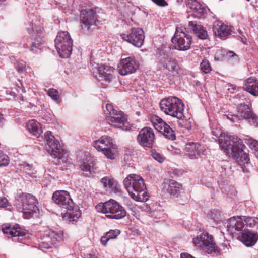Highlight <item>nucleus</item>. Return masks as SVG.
I'll return each instance as SVG.
<instances>
[{
	"instance_id": "nucleus-14",
	"label": "nucleus",
	"mask_w": 258,
	"mask_h": 258,
	"mask_svg": "<svg viewBox=\"0 0 258 258\" xmlns=\"http://www.w3.org/2000/svg\"><path fill=\"white\" fill-rule=\"evenodd\" d=\"M151 121L155 130L162 133L167 139L174 140L176 136L174 131L158 116L152 117Z\"/></svg>"
},
{
	"instance_id": "nucleus-20",
	"label": "nucleus",
	"mask_w": 258,
	"mask_h": 258,
	"mask_svg": "<svg viewBox=\"0 0 258 258\" xmlns=\"http://www.w3.org/2000/svg\"><path fill=\"white\" fill-rule=\"evenodd\" d=\"M137 68L134 59L130 57L121 59L118 64V72L122 76L134 73Z\"/></svg>"
},
{
	"instance_id": "nucleus-48",
	"label": "nucleus",
	"mask_w": 258,
	"mask_h": 258,
	"mask_svg": "<svg viewBox=\"0 0 258 258\" xmlns=\"http://www.w3.org/2000/svg\"><path fill=\"white\" fill-rule=\"evenodd\" d=\"M8 201L5 197H0V208H4L8 206Z\"/></svg>"
},
{
	"instance_id": "nucleus-53",
	"label": "nucleus",
	"mask_w": 258,
	"mask_h": 258,
	"mask_svg": "<svg viewBox=\"0 0 258 258\" xmlns=\"http://www.w3.org/2000/svg\"><path fill=\"white\" fill-rule=\"evenodd\" d=\"M24 168L26 170H31V166L28 164H26V165H24Z\"/></svg>"
},
{
	"instance_id": "nucleus-7",
	"label": "nucleus",
	"mask_w": 258,
	"mask_h": 258,
	"mask_svg": "<svg viewBox=\"0 0 258 258\" xmlns=\"http://www.w3.org/2000/svg\"><path fill=\"white\" fill-rule=\"evenodd\" d=\"M97 210L106 214L108 218L120 219L126 215L125 209L114 200H110L102 204L98 205Z\"/></svg>"
},
{
	"instance_id": "nucleus-2",
	"label": "nucleus",
	"mask_w": 258,
	"mask_h": 258,
	"mask_svg": "<svg viewBox=\"0 0 258 258\" xmlns=\"http://www.w3.org/2000/svg\"><path fill=\"white\" fill-rule=\"evenodd\" d=\"M46 140V150L54 158L56 164L69 163V157L67 151L60 145L59 141L56 140L51 132L47 131L44 134Z\"/></svg>"
},
{
	"instance_id": "nucleus-46",
	"label": "nucleus",
	"mask_w": 258,
	"mask_h": 258,
	"mask_svg": "<svg viewBox=\"0 0 258 258\" xmlns=\"http://www.w3.org/2000/svg\"><path fill=\"white\" fill-rule=\"evenodd\" d=\"M38 29H40V27H32L31 31H29V33L32 35V36L34 38L37 39V37L39 36V34H40V32H38Z\"/></svg>"
},
{
	"instance_id": "nucleus-28",
	"label": "nucleus",
	"mask_w": 258,
	"mask_h": 258,
	"mask_svg": "<svg viewBox=\"0 0 258 258\" xmlns=\"http://www.w3.org/2000/svg\"><path fill=\"white\" fill-rule=\"evenodd\" d=\"M244 89L254 96H258V82L253 78H248L244 83Z\"/></svg>"
},
{
	"instance_id": "nucleus-35",
	"label": "nucleus",
	"mask_w": 258,
	"mask_h": 258,
	"mask_svg": "<svg viewBox=\"0 0 258 258\" xmlns=\"http://www.w3.org/2000/svg\"><path fill=\"white\" fill-rule=\"evenodd\" d=\"M245 143L253 151L255 156L258 158V141L250 137L245 139Z\"/></svg>"
},
{
	"instance_id": "nucleus-31",
	"label": "nucleus",
	"mask_w": 258,
	"mask_h": 258,
	"mask_svg": "<svg viewBox=\"0 0 258 258\" xmlns=\"http://www.w3.org/2000/svg\"><path fill=\"white\" fill-rule=\"evenodd\" d=\"M26 126L28 131L37 137H38L42 133L40 124L35 120L29 121Z\"/></svg>"
},
{
	"instance_id": "nucleus-25",
	"label": "nucleus",
	"mask_w": 258,
	"mask_h": 258,
	"mask_svg": "<svg viewBox=\"0 0 258 258\" xmlns=\"http://www.w3.org/2000/svg\"><path fill=\"white\" fill-rule=\"evenodd\" d=\"M241 241L246 246H252L258 240V234L249 231H244L241 233Z\"/></svg>"
},
{
	"instance_id": "nucleus-21",
	"label": "nucleus",
	"mask_w": 258,
	"mask_h": 258,
	"mask_svg": "<svg viewBox=\"0 0 258 258\" xmlns=\"http://www.w3.org/2000/svg\"><path fill=\"white\" fill-rule=\"evenodd\" d=\"M185 151L187 155L191 159H197L205 155V147L198 143L190 142L186 145Z\"/></svg>"
},
{
	"instance_id": "nucleus-29",
	"label": "nucleus",
	"mask_w": 258,
	"mask_h": 258,
	"mask_svg": "<svg viewBox=\"0 0 258 258\" xmlns=\"http://www.w3.org/2000/svg\"><path fill=\"white\" fill-rule=\"evenodd\" d=\"M181 188V185L174 180H169L164 183V189L171 196L177 195Z\"/></svg>"
},
{
	"instance_id": "nucleus-43",
	"label": "nucleus",
	"mask_w": 258,
	"mask_h": 258,
	"mask_svg": "<svg viewBox=\"0 0 258 258\" xmlns=\"http://www.w3.org/2000/svg\"><path fill=\"white\" fill-rule=\"evenodd\" d=\"M220 216V212L218 210L213 209L209 213V217L211 219H213L214 221H218Z\"/></svg>"
},
{
	"instance_id": "nucleus-40",
	"label": "nucleus",
	"mask_w": 258,
	"mask_h": 258,
	"mask_svg": "<svg viewBox=\"0 0 258 258\" xmlns=\"http://www.w3.org/2000/svg\"><path fill=\"white\" fill-rule=\"evenodd\" d=\"M151 156L155 160L159 163L163 162L165 159V157L162 154L155 150H152Z\"/></svg>"
},
{
	"instance_id": "nucleus-45",
	"label": "nucleus",
	"mask_w": 258,
	"mask_h": 258,
	"mask_svg": "<svg viewBox=\"0 0 258 258\" xmlns=\"http://www.w3.org/2000/svg\"><path fill=\"white\" fill-rule=\"evenodd\" d=\"M226 118L232 122H236L240 120V118L237 115L229 113L228 114L224 115Z\"/></svg>"
},
{
	"instance_id": "nucleus-23",
	"label": "nucleus",
	"mask_w": 258,
	"mask_h": 258,
	"mask_svg": "<svg viewBox=\"0 0 258 258\" xmlns=\"http://www.w3.org/2000/svg\"><path fill=\"white\" fill-rule=\"evenodd\" d=\"M213 31L216 37L222 39L231 34V27L221 21H216L213 26Z\"/></svg>"
},
{
	"instance_id": "nucleus-4",
	"label": "nucleus",
	"mask_w": 258,
	"mask_h": 258,
	"mask_svg": "<svg viewBox=\"0 0 258 258\" xmlns=\"http://www.w3.org/2000/svg\"><path fill=\"white\" fill-rule=\"evenodd\" d=\"M37 203V200L34 196L22 194L17 198L15 204L19 212L23 213L26 218H29L38 212Z\"/></svg>"
},
{
	"instance_id": "nucleus-54",
	"label": "nucleus",
	"mask_w": 258,
	"mask_h": 258,
	"mask_svg": "<svg viewBox=\"0 0 258 258\" xmlns=\"http://www.w3.org/2000/svg\"><path fill=\"white\" fill-rule=\"evenodd\" d=\"M36 46L35 44L32 43L31 46L30 50L32 51H34V48H36Z\"/></svg>"
},
{
	"instance_id": "nucleus-55",
	"label": "nucleus",
	"mask_w": 258,
	"mask_h": 258,
	"mask_svg": "<svg viewBox=\"0 0 258 258\" xmlns=\"http://www.w3.org/2000/svg\"><path fill=\"white\" fill-rule=\"evenodd\" d=\"M231 88H228V90L230 91V90L232 89L233 91H234L236 89L235 86H234L233 85H230Z\"/></svg>"
},
{
	"instance_id": "nucleus-27",
	"label": "nucleus",
	"mask_w": 258,
	"mask_h": 258,
	"mask_svg": "<svg viewBox=\"0 0 258 258\" xmlns=\"http://www.w3.org/2000/svg\"><path fill=\"white\" fill-rule=\"evenodd\" d=\"M188 26L200 39L204 40L208 38L207 31L202 25L198 24L196 22L191 21L189 22Z\"/></svg>"
},
{
	"instance_id": "nucleus-22",
	"label": "nucleus",
	"mask_w": 258,
	"mask_h": 258,
	"mask_svg": "<svg viewBox=\"0 0 258 258\" xmlns=\"http://www.w3.org/2000/svg\"><path fill=\"white\" fill-rule=\"evenodd\" d=\"M243 216H234L229 218L226 223L227 230L231 233L235 231H242L246 225L243 219Z\"/></svg>"
},
{
	"instance_id": "nucleus-37",
	"label": "nucleus",
	"mask_w": 258,
	"mask_h": 258,
	"mask_svg": "<svg viewBox=\"0 0 258 258\" xmlns=\"http://www.w3.org/2000/svg\"><path fill=\"white\" fill-rule=\"evenodd\" d=\"M243 220L245 224L249 227H256L258 228V218L243 216Z\"/></svg>"
},
{
	"instance_id": "nucleus-12",
	"label": "nucleus",
	"mask_w": 258,
	"mask_h": 258,
	"mask_svg": "<svg viewBox=\"0 0 258 258\" xmlns=\"http://www.w3.org/2000/svg\"><path fill=\"white\" fill-rule=\"evenodd\" d=\"M121 38L137 47H141L144 43L145 36L143 29L140 28L131 29L126 33L120 34Z\"/></svg>"
},
{
	"instance_id": "nucleus-30",
	"label": "nucleus",
	"mask_w": 258,
	"mask_h": 258,
	"mask_svg": "<svg viewBox=\"0 0 258 258\" xmlns=\"http://www.w3.org/2000/svg\"><path fill=\"white\" fill-rule=\"evenodd\" d=\"M101 182L106 190L110 192H115L119 189L120 186L117 181L111 177H104L102 178Z\"/></svg>"
},
{
	"instance_id": "nucleus-9",
	"label": "nucleus",
	"mask_w": 258,
	"mask_h": 258,
	"mask_svg": "<svg viewBox=\"0 0 258 258\" xmlns=\"http://www.w3.org/2000/svg\"><path fill=\"white\" fill-rule=\"evenodd\" d=\"M93 146L98 151H102L106 158L115 159L117 154V148L112 139L107 136H103L98 140L93 143Z\"/></svg>"
},
{
	"instance_id": "nucleus-36",
	"label": "nucleus",
	"mask_w": 258,
	"mask_h": 258,
	"mask_svg": "<svg viewBox=\"0 0 258 258\" xmlns=\"http://www.w3.org/2000/svg\"><path fill=\"white\" fill-rule=\"evenodd\" d=\"M67 212L68 214L69 220L70 221H76L81 216V212L79 209L72 207V209L70 210H67Z\"/></svg>"
},
{
	"instance_id": "nucleus-57",
	"label": "nucleus",
	"mask_w": 258,
	"mask_h": 258,
	"mask_svg": "<svg viewBox=\"0 0 258 258\" xmlns=\"http://www.w3.org/2000/svg\"><path fill=\"white\" fill-rule=\"evenodd\" d=\"M4 0H0V2H3Z\"/></svg>"
},
{
	"instance_id": "nucleus-10",
	"label": "nucleus",
	"mask_w": 258,
	"mask_h": 258,
	"mask_svg": "<svg viewBox=\"0 0 258 258\" xmlns=\"http://www.w3.org/2000/svg\"><path fill=\"white\" fill-rule=\"evenodd\" d=\"M193 242L196 246L202 248L208 254H217L219 252L213 236L206 231L194 238Z\"/></svg>"
},
{
	"instance_id": "nucleus-39",
	"label": "nucleus",
	"mask_w": 258,
	"mask_h": 258,
	"mask_svg": "<svg viewBox=\"0 0 258 258\" xmlns=\"http://www.w3.org/2000/svg\"><path fill=\"white\" fill-rule=\"evenodd\" d=\"M201 70L207 74L211 71V67L209 61L206 59H203L200 63Z\"/></svg>"
},
{
	"instance_id": "nucleus-38",
	"label": "nucleus",
	"mask_w": 258,
	"mask_h": 258,
	"mask_svg": "<svg viewBox=\"0 0 258 258\" xmlns=\"http://www.w3.org/2000/svg\"><path fill=\"white\" fill-rule=\"evenodd\" d=\"M93 166L92 159L86 160L80 165V168L82 170L86 172H90L91 168Z\"/></svg>"
},
{
	"instance_id": "nucleus-49",
	"label": "nucleus",
	"mask_w": 258,
	"mask_h": 258,
	"mask_svg": "<svg viewBox=\"0 0 258 258\" xmlns=\"http://www.w3.org/2000/svg\"><path fill=\"white\" fill-rule=\"evenodd\" d=\"M154 3H155L156 5L164 7L168 5L167 3L165 0H152Z\"/></svg>"
},
{
	"instance_id": "nucleus-6",
	"label": "nucleus",
	"mask_w": 258,
	"mask_h": 258,
	"mask_svg": "<svg viewBox=\"0 0 258 258\" xmlns=\"http://www.w3.org/2000/svg\"><path fill=\"white\" fill-rule=\"evenodd\" d=\"M219 142L222 149L230 157L234 156L244 147L242 141L237 136L220 134Z\"/></svg>"
},
{
	"instance_id": "nucleus-50",
	"label": "nucleus",
	"mask_w": 258,
	"mask_h": 258,
	"mask_svg": "<svg viewBox=\"0 0 258 258\" xmlns=\"http://www.w3.org/2000/svg\"><path fill=\"white\" fill-rule=\"evenodd\" d=\"M180 257L181 258H195L194 257L191 256L190 254L187 253H181Z\"/></svg>"
},
{
	"instance_id": "nucleus-1",
	"label": "nucleus",
	"mask_w": 258,
	"mask_h": 258,
	"mask_svg": "<svg viewBox=\"0 0 258 258\" xmlns=\"http://www.w3.org/2000/svg\"><path fill=\"white\" fill-rule=\"evenodd\" d=\"M123 184L131 197L135 201L141 202L147 201L149 195L143 178L135 174L128 175L124 180Z\"/></svg>"
},
{
	"instance_id": "nucleus-17",
	"label": "nucleus",
	"mask_w": 258,
	"mask_h": 258,
	"mask_svg": "<svg viewBox=\"0 0 258 258\" xmlns=\"http://www.w3.org/2000/svg\"><path fill=\"white\" fill-rule=\"evenodd\" d=\"M155 139V135L152 128L145 127L139 132L137 141L143 147L152 148Z\"/></svg>"
},
{
	"instance_id": "nucleus-34",
	"label": "nucleus",
	"mask_w": 258,
	"mask_h": 258,
	"mask_svg": "<svg viewBox=\"0 0 258 258\" xmlns=\"http://www.w3.org/2000/svg\"><path fill=\"white\" fill-rule=\"evenodd\" d=\"M238 151L235 156L231 157L237 159L238 162H241L240 164L242 163L243 164H248L250 160L248 154L244 151L243 148H241L240 151Z\"/></svg>"
},
{
	"instance_id": "nucleus-51",
	"label": "nucleus",
	"mask_w": 258,
	"mask_h": 258,
	"mask_svg": "<svg viewBox=\"0 0 258 258\" xmlns=\"http://www.w3.org/2000/svg\"><path fill=\"white\" fill-rule=\"evenodd\" d=\"M5 122V119L4 118L3 115L0 113V127H2Z\"/></svg>"
},
{
	"instance_id": "nucleus-32",
	"label": "nucleus",
	"mask_w": 258,
	"mask_h": 258,
	"mask_svg": "<svg viewBox=\"0 0 258 258\" xmlns=\"http://www.w3.org/2000/svg\"><path fill=\"white\" fill-rule=\"evenodd\" d=\"M187 5L193 12L197 14L203 15L206 12L205 8L197 0H188Z\"/></svg>"
},
{
	"instance_id": "nucleus-56",
	"label": "nucleus",
	"mask_w": 258,
	"mask_h": 258,
	"mask_svg": "<svg viewBox=\"0 0 258 258\" xmlns=\"http://www.w3.org/2000/svg\"><path fill=\"white\" fill-rule=\"evenodd\" d=\"M24 47H27V45L26 46L25 44L24 45Z\"/></svg>"
},
{
	"instance_id": "nucleus-5",
	"label": "nucleus",
	"mask_w": 258,
	"mask_h": 258,
	"mask_svg": "<svg viewBox=\"0 0 258 258\" xmlns=\"http://www.w3.org/2000/svg\"><path fill=\"white\" fill-rule=\"evenodd\" d=\"M161 111L165 114L181 119L184 116V104L176 97H169L162 99L160 102Z\"/></svg>"
},
{
	"instance_id": "nucleus-3",
	"label": "nucleus",
	"mask_w": 258,
	"mask_h": 258,
	"mask_svg": "<svg viewBox=\"0 0 258 258\" xmlns=\"http://www.w3.org/2000/svg\"><path fill=\"white\" fill-rule=\"evenodd\" d=\"M170 48L161 47L157 49L156 56L158 61V70H167L173 75H178L181 73V69L177 60L171 56Z\"/></svg>"
},
{
	"instance_id": "nucleus-11",
	"label": "nucleus",
	"mask_w": 258,
	"mask_h": 258,
	"mask_svg": "<svg viewBox=\"0 0 258 258\" xmlns=\"http://www.w3.org/2000/svg\"><path fill=\"white\" fill-rule=\"evenodd\" d=\"M171 41L175 49L185 51L190 47L191 37L186 31H184L181 29H176Z\"/></svg>"
},
{
	"instance_id": "nucleus-13",
	"label": "nucleus",
	"mask_w": 258,
	"mask_h": 258,
	"mask_svg": "<svg viewBox=\"0 0 258 258\" xmlns=\"http://www.w3.org/2000/svg\"><path fill=\"white\" fill-rule=\"evenodd\" d=\"M63 233L61 231L50 230L48 234H46L41 239L39 243L41 249H49L53 246H56L57 242L63 240Z\"/></svg>"
},
{
	"instance_id": "nucleus-47",
	"label": "nucleus",
	"mask_w": 258,
	"mask_h": 258,
	"mask_svg": "<svg viewBox=\"0 0 258 258\" xmlns=\"http://www.w3.org/2000/svg\"><path fill=\"white\" fill-rule=\"evenodd\" d=\"M106 109L108 112L106 113V116L111 115V113L114 111H117V110H115L113 108L112 105L111 104H107L106 105Z\"/></svg>"
},
{
	"instance_id": "nucleus-41",
	"label": "nucleus",
	"mask_w": 258,
	"mask_h": 258,
	"mask_svg": "<svg viewBox=\"0 0 258 258\" xmlns=\"http://www.w3.org/2000/svg\"><path fill=\"white\" fill-rule=\"evenodd\" d=\"M9 163V160L8 156L0 150V167L7 166Z\"/></svg>"
},
{
	"instance_id": "nucleus-33",
	"label": "nucleus",
	"mask_w": 258,
	"mask_h": 258,
	"mask_svg": "<svg viewBox=\"0 0 258 258\" xmlns=\"http://www.w3.org/2000/svg\"><path fill=\"white\" fill-rule=\"evenodd\" d=\"M120 233V230L118 229L110 230L108 232H106L100 238L101 244L104 246H106L108 241L110 240L115 239L119 235Z\"/></svg>"
},
{
	"instance_id": "nucleus-42",
	"label": "nucleus",
	"mask_w": 258,
	"mask_h": 258,
	"mask_svg": "<svg viewBox=\"0 0 258 258\" xmlns=\"http://www.w3.org/2000/svg\"><path fill=\"white\" fill-rule=\"evenodd\" d=\"M47 94L56 101H58L59 99L58 92L55 89H50L47 92Z\"/></svg>"
},
{
	"instance_id": "nucleus-44",
	"label": "nucleus",
	"mask_w": 258,
	"mask_h": 258,
	"mask_svg": "<svg viewBox=\"0 0 258 258\" xmlns=\"http://www.w3.org/2000/svg\"><path fill=\"white\" fill-rule=\"evenodd\" d=\"M16 68L19 73H23L26 70V63L23 61H18L17 63Z\"/></svg>"
},
{
	"instance_id": "nucleus-52",
	"label": "nucleus",
	"mask_w": 258,
	"mask_h": 258,
	"mask_svg": "<svg viewBox=\"0 0 258 258\" xmlns=\"http://www.w3.org/2000/svg\"><path fill=\"white\" fill-rule=\"evenodd\" d=\"M227 55L229 57H233L234 56H235L236 54L232 51H229L227 52Z\"/></svg>"
},
{
	"instance_id": "nucleus-16",
	"label": "nucleus",
	"mask_w": 258,
	"mask_h": 258,
	"mask_svg": "<svg viewBox=\"0 0 258 258\" xmlns=\"http://www.w3.org/2000/svg\"><path fill=\"white\" fill-rule=\"evenodd\" d=\"M238 116L240 120L247 119L251 125L256 126L258 124V117L253 114L248 105L240 103L237 106Z\"/></svg>"
},
{
	"instance_id": "nucleus-15",
	"label": "nucleus",
	"mask_w": 258,
	"mask_h": 258,
	"mask_svg": "<svg viewBox=\"0 0 258 258\" xmlns=\"http://www.w3.org/2000/svg\"><path fill=\"white\" fill-rule=\"evenodd\" d=\"M52 200L60 207L68 210H72L74 206V202L69 193L65 190H57L54 192L52 195Z\"/></svg>"
},
{
	"instance_id": "nucleus-24",
	"label": "nucleus",
	"mask_w": 258,
	"mask_h": 258,
	"mask_svg": "<svg viewBox=\"0 0 258 258\" xmlns=\"http://www.w3.org/2000/svg\"><path fill=\"white\" fill-rule=\"evenodd\" d=\"M114 69L108 65H101L98 68L99 81H105L109 82L112 77V73Z\"/></svg>"
},
{
	"instance_id": "nucleus-26",
	"label": "nucleus",
	"mask_w": 258,
	"mask_h": 258,
	"mask_svg": "<svg viewBox=\"0 0 258 258\" xmlns=\"http://www.w3.org/2000/svg\"><path fill=\"white\" fill-rule=\"evenodd\" d=\"M2 231L4 233L10 235L12 237H20L25 235V232L21 230V228L18 224H15L12 227L10 224H3Z\"/></svg>"
},
{
	"instance_id": "nucleus-19",
	"label": "nucleus",
	"mask_w": 258,
	"mask_h": 258,
	"mask_svg": "<svg viewBox=\"0 0 258 258\" xmlns=\"http://www.w3.org/2000/svg\"><path fill=\"white\" fill-rule=\"evenodd\" d=\"M96 13L92 9H83L81 12L82 28L87 31L96 23Z\"/></svg>"
},
{
	"instance_id": "nucleus-8",
	"label": "nucleus",
	"mask_w": 258,
	"mask_h": 258,
	"mask_svg": "<svg viewBox=\"0 0 258 258\" xmlns=\"http://www.w3.org/2000/svg\"><path fill=\"white\" fill-rule=\"evenodd\" d=\"M55 46L62 58H68L72 53L73 40L67 31L58 32L55 39Z\"/></svg>"
},
{
	"instance_id": "nucleus-18",
	"label": "nucleus",
	"mask_w": 258,
	"mask_h": 258,
	"mask_svg": "<svg viewBox=\"0 0 258 258\" xmlns=\"http://www.w3.org/2000/svg\"><path fill=\"white\" fill-rule=\"evenodd\" d=\"M106 118L112 127L123 130H127V127H125V125L127 123V118L123 115L122 112L120 111H114L111 113V115L107 116Z\"/></svg>"
}]
</instances>
